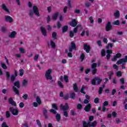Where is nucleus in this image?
Returning <instances> with one entry per match:
<instances>
[{
    "label": "nucleus",
    "mask_w": 127,
    "mask_h": 127,
    "mask_svg": "<svg viewBox=\"0 0 127 127\" xmlns=\"http://www.w3.org/2000/svg\"><path fill=\"white\" fill-rule=\"evenodd\" d=\"M34 14H35L38 17H39V16H40V14H39V10H38V7H37V6L36 5H34L33 6V11H30L29 14L30 17H33Z\"/></svg>",
    "instance_id": "obj_1"
},
{
    "label": "nucleus",
    "mask_w": 127,
    "mask_h": 127,
    "mask_svg": "<svg viewBox=\"0 0 127 127\" xmlns=\"http://www.w3.org/2000/svg\"><path fill=\"white\" fill-rule=\"evenodd\" d=\"M16 87L17 88V89H19L20 86L19 85V81H15L14 83V86L13 87V90L14 92V93H15V94H16V95H18V96H19V91H18V90H17V89H16Z\"/></svg>",
    "instance_id": "obj_2"
},
{
    "label": "nucleus",
    "mask_w": 127,
    "mask_h": 127,
    "mask_svg": "<svg viewBox=\"0 0 127 127\" xmlns=\"http://www.w3.org/2000/svg\"><path fill=\"white\" fill-rule=\"evenodd\" d=\"M127 62V56H125V58L122 59L117 62V64L120 65L122 64V69H126V66L124 65L125 63Z\"/></svg>",
    "instance_id": "obj_3"
},
{
    "label": "nucleus",
    "mask_w": 127,
    "mask_h": 127,
    "mask_svg": "<svg viewBox=\"0 0 127 127\" xmlns=\"http://www.w3.org/2000/svg\"><path fill=\"white\" fill-rule=\"evenodd\" d=\"M51 73H52V69H48L45 73V77L46 80H52V76L51 75Z\"/></svg>",
    "instance_id": "obj_4"
},
{
    "label": "nucleus",
    "mask_w": 127,
    "mask_h": 127,
    "mask_svg": "<svg viewBox=\"0 0 127 127\" xmlns=\"http://www.w3.org/2000/svg\"><path fill=\"white\" fill-rule=\"evenodd\" d=\"M69 25L70 26H72V27H75V26H76V28H78V27H81V25H77V21L75 19L72 20V21L69 23Z\"/></svg>",
    "instance_id": "obj_5"
},
{
    "label": "nucleus",
    "mask_w": 127,
    "mask_h": 127,
    "mask_svg": "<svg viewBox=\"0 0 127 127\" xmlns=\"http://www.w3.org/2000/svg\"><path fill=\"white\" fill-rule=\"evenodd\" d=\"M9 110L10 111L11 114H13V116H17V115H18V109H13L12 107H10Z\"/></svg>",
    "instance_id": "obj_6"
},
{
    "label": "nucleus",
    "mask_w": 127,
    "mask_h": 127,
    "mask_svg": "<svg viewBox=\"0 0 127 127\" xmlns=\"http://www.w3.org/2000/svg\"><path fill=\"white\" fill-rule=\"evenodd\" d=\"M97 64L93 63L91 65V68L92 69V74L93 75H95L96 73H97Z\"/></svg>",
    "instance_id": "obj_7"
},
{
    "label": "nucleus",
    "mask_w": 127,
    "mask_h": 127,
    "mask_svg": "<svg viewBox=\"0 0 127 127\" xmlns=\"http://www.w3.org/2000/svg\"><path fill=\"white\" fill-rule=\"evenodd\" d=\"M60 107L61 110H62V111H67L69 110V106H68V103H65V105L61 104Z\"/></svg>",
    "instance_id": "obj_8"
},
{
    "label": "nucleus",
    "mask_w": 127,
    "mask_h": 127,
    "mask_svg": "<svg viewBox=\"0 0 127 127\" xmlns=\"http://www.w3.org/2000/svg\"><path fill=\"white\" fill-rule=\"evenodd\" d=\"M1 8H2V9L4 10V11H5V12H7L8 13H9V9H8V8H7V6L4 3L2 4L1 5Z\"/></svg>",
    "instance_id": "obj_9"
},
{
    "label": "nucleus",
    "mask_w": 127,
    "mask_h": 127,
    "mask_svg": "<svg viewBox=\"0 0 127 127\" xmlns=\"http://www.w3.org/2000/svg\"><path fill=\"white\" fill-rule=\"evenodd\" d=\"M5 20L6 21V22L11 23V22L13 21V19H12V17H10V16L6 15L5 16Z\"/></svg>",
    "instance_id": "obj_10"
},
{
    "label": "nucleus",
    "mask_w": 127,
    "mask_h": 127,
    "mask_svg": "<svg viewBox=\"0 0 127 127\" xmlns=\"http://www.w3.org/2000/svg\"><path fill=\"white\" fill-rule=\"evenodd\" d=\"M83 48L85 50L86 53H89L91 51V48L90 47V46L88 45L87 44H84Z\"/></svg>",
    "instance_id": "obj_11"
},
{
    "label": "nucleus",
    "mask_w": 127,
    "mask_h": 127,
    "mask_svg": "<svg viewBox=\"0 0 127 127\" xmlns=\"http://www.w3.org/2000/svg\"><path fill=\"white\" fill-rule=\"evenodd\" d=\"M107 55H106V59L109 60L111 59V54L113 53V51L111 50H108L106 51Z\"/></svg>",
    "instance_id": "obj_12"
},
{
    "label": "nucleus",
    "mask_w": 127,
    "mask_h": 127,
    "mask_svg": "<svg viewBox=\"0 0 127 127\" xmlns=\"http://www.w3.org/2000/svg\"><path fill=\"white\" fill-rule=\"evenodd\" d=\"M112 29V25L111 22H108L106 25V30L107 31H110Z\"/></svg>",
    "instance_id": "obj_13"
},
{
    "label": "nucleus",
    "mask_w": 127,
    "mask_h": 127,
    "mask_svg": "<svg viewBox=\"0 0 127 127\" xmlns=\"http://www.w3.org/2000/svg\"><path fill=\"white\" fill-rule=\"evenodd\" d=\"M8 102L10 105H12V106H14V107H16V103L14 102L12 98H9Z\"/></svg>",
    "instance_id": "obj_14"
},
{
    "label": "nucleus",
    "mask_w": 127,
    "mask_h": 127,
    "mask_svg": "<svg viewBox=\"0 0 127 127\" xmlns=\"http://www.w3.org/2000/svg\"><path fill=\"white\" fill-rule=\"evenodd\" d=\"M40 29L41 30V32L44 35V36L46 37L47 36V32H46V30H45V28L43 27H41Z\"/></svg>",
    "instance_id": "obj_15"
},
{
    "label": "nucleus",
    "mask_w": 127,
    "mask_h": 127,
    "mask_svg": "<svg viewBox=\"0 0 127 127\" xmlns=\"http://www.w3.org/2000/svg\"><path fill=\"white\" fill-rule=\"evenodd\" d=\"M85 112H90L91 111V104H88L84 108Z\"/></svg>",
    "instance_id": "obj_16"
},
{
    "label": "nucleus",
    "mask_w": 127,
    "mask_h": 127,
    "mask_svg": "<svg viewBox=\"0 0 127 127\" xmlns=\"http://www.w3.org/2000/svg\"><path fill=\"white\" fill-rule=\"evenodd\" d=\"M43 113L44 117H45V119H47L48 116H47V110L46 108H43Z\"/></svg>",
    "instance_id": "obj_17"
},
{
    "label": "nucleus",
    "mask_w": 127,
    "mask_h": 127,
    "mask_svg": "<svg viewBox=\"0 0 127 127\" xmlns=\"http://www.w3.org/2000/svg\"><path fill=\"white\" fill-rule=\"evenodd\" d=\"M105 88V84L102 85V87H100L99 90H98V94L99 95H101L103 92V90Z\"/></svg>",
    "instance_id": "obj_18"
},
{
    "label": "nucleus",
    "mask_w": 127,
    "mask_h": 127,
    "mask_svg": "<svg viewBox=\"0 0 127 127\" xmlns=\"http://www.w3.org/2000/svg\"><path fill=\"white\" fill-rule=\"evenodd\" d=\"M95 80L97 82V85H100V84H101V82H102V81H103L102 78H101L98 76L95 77Z\"/></svg>",
    "instance_id": "obj_19"
},
{
    "label": "nucleus",
    "mask_w": 127,
    "mask_h": 127,
    "mask_svg": "<svg viewBox=\"0 0 127 127\" xmlns=\"http://www.w3.org/2000/svg\"><path fill=\"white\" fill-rule=\"evenodd\" d=\"M16 34V32L15 31H12L10 35H9V37L10 38H14L15 37V35Z\"/></svg>",
    "instance_id": "obj_20"
},
{
    "label": "nucleus",
    "mask_w": 127,
    "mask_h": 127,
    "mask_svg": "<svg viewBox=\"0 0 127 127\" xmlns=\"http://www.w3.org/2000/svg\"><path fill=\"white\" fill-rule=\"evenodd\" d=\"M83 127H90V122H86V121H83V124H82Z\"/></svg>",
    "instance_id": "obj_21"
},
{
    "label": "nucleus",
    "mask_w": 127,
    "mask_h": 127,
    "mask_svg": "<svg viewBox=\"0 0 127 127\" xmlns=\"http://www.w3.org/2000/svg\"><path fill=\"white\" fill-rule=\"evenodd\" d=\"M58 14H59V12H57L53 15V20H56V19H57V17H58Z\"/></svg>",
    "instance_id": "obj_22"
},
{
    "label": "nucleus",
    "mask_w": 127,
    "mask_h": 127,
    "mask_svg": "<svg viewBox=\"0 0 127 127\" xmlns=\"http://www.w3.org/2000/svg\"><path fill=\"white\" fill-rule=\"evenodd\" d=\"M73 89L74 90V92L77 93L78 92V86H77V83L73 84Z\"/></svg>",
    "instance_id": "obj_23"
},
{
    "label": "nucleus",
    "mask_w": 127,
    "mask_h": 127,
    "mask_svg": "<svg viewBox=\"0 0 127 127\" xmlns=\"http://www.w3.org/2000/svg\"><path fill=\"white\" fill-rule=\"evenodd\" d=\"M28 83V81L26 79H24L22 81V86L23 87H26L27 86V84Z\"/></svg>",
    "instance_id": "obj_24"
},
{
    "label": "nucleus",
    "mask_w": 127,
    "mask_h": 127,
    "mask_svg": "<svg viewBox=\"0 0 127 127\" xmlns=\"http://www.w3.org/2000/svg\"><path fill=\"white\" fill-rule=\"evenodd\" d=\"M5 74H6V78L7 81H9V78L10 77V73H9V72H8V71H6Z\"/></svg>",
    "instance_id": "obj_25"
},
{
    "label": "nucleus",
    "mask_w": 127,
    "mask_h": 127,
    "mask_svg": "<svg viewBox=\"0 0 127 127\" xmlns=\"http://www.w3.org/2000/svg\"><path fill=\"white\" fill-rule=\"evenodd\" d=\"M97 126V121H94L91 124L89 123V127H95Z\"/></svg>",
    "instance_id": "obj_26"
},
{
    "label": "nucleus",
    "mask_w": 127,
    "mask_h": 127,
    "mask_svg": "<svg viewBox=\"0 0 127 127\" xmlns=\"http://www.w3.org/2000/svg\"><path fill=\"white\" fill-rule=\"evenodd\" d=\"M36 100L39 105H41V100L40 99V97H39V96H37Z\"/></svg>",
    "instance_id": "obj_27"
},
{
    "label": "nucleus",
    "mask_w": 127,
    "mask_h": 127,
    "mask_svg": "<svg viewBox=\"0 0 127 127\" xmlns=\"http://www.w3.org/2000/svg\"><path fill=\"white\" fill-rule=\"evenodd\" d=\"M52 36L54 40H55V39H57V33H56V32H53L52 34Z\"/></svg>",
    "instance_id": "obj_28"
},
{
    "label": "nucleus",
    "mask_w": 127,
    "mask_h": 127,
    "mask_svg": "<svg viewBox=\"0 0 127 127\" xmlns=\"http://www.w3.org/2000/svg\"><path fill=\"white\" fill-rule=\"evenodd\" d=\"M63 33L66 32L68 30V26H64L62 28Z\"/></svg>",
    "instance_id": "obj_29"
},
{
    "label": "nucleus",
    "mask_w": 127,
    "mask_h": 127,
    "mask_svg": "<svg viewBox=\"0 0 127 127\" xmlns=\"http://www.w3.org/2000/svg\"><path fill=\"white\" fill-rule=\"evenodd\" d=\"M76 96V94L74 92L71 93L70 94V97L71 99H72L73 100L75 99V97Z\"/></svg>",
    "instance_id": "obj_30"
},
{
    "label": "nucleus",
    "mask_w": 127,
    "mask_h": 127,
    "mask_svg": "<svg viewBox=\"0 0 127 127\" xmlns=\"http://www.w3.org/2000/svg\"><path fill=\"white\" fill-rule=\"evenodd\" d=\"M86 88V87H85V85H82L80 90V92L82 93V94H86V92L85 91H84V90H85V89Z\"/></svg>",
    "instance_id": "obj_31"
},
{
    "label": "nucleus",
    "mask_w": 127,
    "mask_h": 127,
    "mask_svg": "<svg viewBox=\"0 0 127 127\" xmlns=\"http://www.w3.org/2000/svg\"><path fill=\"white\" fill-rule=\"evenodd\" d=\"M114 16L116 18L120 17V11L117 10L116 12L114 13Z\"/></svg>",
    "instance_id": "obj_32"
},
{
    "label": "nucleus",
    "mask_w": 127,
    "mask_h": 127,
    "mask_svg": "<svg viewBox=\"0 0 127 127\" xmlns=\"http://www.w3.org/2000/svg\"><path fill=\"white\" fill-rule=\"evenodd\" d=\"M56 118L57 121V122H59L60 121V119H61V116L60 114H57L56 116Z\"/></svg>",
    "instance_id": "obj_33"
},
{
    "label": "nucleus",
    "mask_w": 127,
    "mask_h": 127,
    "mask_svg": "<svg viewBox=\"0 0 127 127\" xmlns=\"http://www.w3.org/2000/svg\"><path fill=\"white\" fill-rule=\"evenodd\" d=\"M73 49H76V44H74L73 42H71V46L70 47Z\"/></svg>",
    "instance_id": "obj_34"
},
{
    "label": "nucleus",
    "mask_w": 127,
    "mask_h": 127,
    "mask_svg": "<svg viewBox=\"0 0 127 127\" xmlns=\"http://www.w3.org/2000/svg\"><path fill=\"white\" fill-rule=\"evenodd\" d=\"M116 76H117V77H122V76H123L122 72H121V71H118L116 73Z\"/></svg>",
    "instance_id": "obj_35"
},
{
    "label": "nucleus",
    "mask_w": 127,
    "mask_h": 127,
    "mask_svg": "<svg viewBox=\"0 0 127 127\" xmlns=\"http://www.w3.org/2000/svg\"><path fill=\"white\" fill-rule=\"evenodd\" d=\"M15 78L16 77L14 76V75H11L10 79L12 83H13V82H14V80H15Z\"/></svg>",
    "instance_id": "obj_36"
},
{
    "label": "nucleus",
    "mask_w": 127,
    "mask_h": 127,
    "mask_svg": "<svg viewBox=\"0 0 127 127\" xmlns=\"http://www.w3.org/2000/svg\"><path fill=\"white\" fill-rule=\"evenodd\" d=\"M19 75L21 77H22V76H23V74H24V70L23 69H21L19 70Z\"/></svg>",
    "instance_id": "obj_37"
},
{
    "label": "nucleus",
    "mask_w": 127,
    "mask_h": 127,
    "mask_svg": "<svg viewBox=\"0 0 127 127\" xmlns=\"http://www.w3.org/2000/svg\"><path fill=\"white\" fill-rule=\"evenodd\" d=\"M113 25H120V21L117 20L113 23Z\"/></svg>",
    "instance_id": "obj_38"
},
{
    "label": "nucleus",
    "mask_w": 127,
    "mask_h": 127,
    "mask_svg": "<svg viewBox=\"0 0 127 127\" xmlns=\"http://www.w3.org/2000/svg\"><path fill=\"white\" fill-rule=\"evenodd\" d=\"M94 103H95V104H99V103H100V100L99 99V98L98 97H96L94 99Z\"/></svg>",
    "instance_id": "obj_39"
},
{
    "label": "nucleus",
    "mask_w": 127,
    "mask_h": 127,
    "mask_svg": "<svg viewBox=\"0 0 127 127\" xmlns=\"http://www.w3.org/2000/svg\"><path fill=\"white\" fill-rule=\"evenodd\" d=\"M80 59L81 62H83L84 61V59H85V54H82L80 56Z\"/></svg>",
    "instance_id": "obj_40"
},
{
    "label": "nucleus",
    "mask_w": 127,
    "mask_h": 127,
    "mask_svg": "<svg viewBox=\"0 0 127 127\" xmlns=\"http://www.w3.org/2000/svg\"><path fill=\"white\" fill-rule=\"evenodd\" d=\"M51 46H52V48H55L56 47L55 43L53 42V41H51L50 42Z\"/></svg>",
    "instance_id": "obj_41"
},
{
    "label": "nucleus",
    "mask_w": 127,
    "mask_h": 127,
    "mask_svg": "<svg viewBox=\"0 0 127 127\" xmlns=\"http://www.w3.org/2000/svg\"><path fill=\"white\" fill-rule=\"evenodd\" d=\"M19 50L21 53L22 54H24V53H25V51H24V49L23 48H19Z\"/></svg>",
    "instance_id": "obj_42"
},
{
    "label": "nucleus",
    "mask_w": 127,
    "mask_h": 127,
    "mask_svg": "<svg viewBox=\"0 0 127 127\" xmlns=\"http://www.w3.org/2000/svg\"><path fill=\"white\" fill-rule=\"evenodd\" d=\"M101 56L102 57L106 56V51L104 50H101Z\"/></svg>",
    "instance_id": "obj_43"
},
{
    "label": "nucleus",
    "mask_w": 127,
    "mask_h": 127,
    "mask_svg": "<svg viewBox=\"0 0 127 127\" xmlns=\"http://www.w3.org/2000/svg\"><path fill=\"white\" fill-rule=\"evenodd\" d=\"M63 115L66 118H68V112L66 110H64Z\"/></svg>",
    "instance_id": "obj_44"
},
{
    "label": "nucleus",
    "mask_w": 127,
    "mask_h": 127,
    "mask_svg": "<svg viewBox=\"0 0 127 127\" xmlns=\"http://www.w3.org/2000/svg\"><path fill=\"white\" fill-rule=\"evenodd\" d=\"M91 84L92 85H94V86H96V79L95 77L91 80Z\"/></svg>",
    "instance_id": "obj_45"
},
{
    "label": "nucleus",
    "mask_w": 127,
    "mask_h": 127,
    "mask_svg": "<svg viewBox=\"0 0 127 127\" xmlns=\"http://www.w3.org/2000/svg\"><path fill=\"white\" fill-rule=\"evenodd\" d=\"M58 86H59L60 88H63L64 87V86L63 85V84H62V82H61V81H58Z\"/></svg>",
    "instance_id": "obj_46"
},
{
    "label": "nucleus",
    "mask_w": 127,
    "mask_h": 127,
    "mask_svg": "<svg viewBox=\"0 0 127 127\" xmlns=\"http://www.w3.org/2000/svg\"><path fill=\"white\" fill-rule=\"evenodd\" d=\"M52 108L53 109H54V110H55L56 111H57V110H58V108H57V105L56 104H53Z\"/></svg>",
    "instance_id": "obj_47"
},
{
    "label": "nucleus",
    "mask_w": 127,
    "mask_h": 127,
    "mask_svg": "<svg viewBox=\"0 0 127 127\" xmlns=\"http://www.w3.org/2000/svg\"><path fill=\"white\" fill-rule=\"evenodd\" d=\"M39 57V55H35V56L34 58V61H38Z\"/></svg>",
    "instance_id": "obj_48"
},
{
    "label": "nucleus",
    "mask_w": 127,
    "mask_h": 127,
    "mask_svg": "<svg viewBox=\"0 0 127 127\" xmlns=\"http://www.w3.org/2000/svg\"><path fill=\"white\" fill-rule=\"evenodd\" d=\"M97 45H98V46H99V47H102V41L101 40L97 41Z\"/></svg>",
    "instance_id": "obj_49"
},
{
    "label": "nucleus",
    "mask_w": 127,
    "mask_h": 127,
    "mask_svg": "<svg viewBox=\"0 0 127 127\" xmlns=\"http://www.w3.org/2000/svg\"><path fill=\"white\" fill-rule=\"evenodd\" d=\"M50 112L54 114V115H56V114H57V112L55 111V109H52L50 110Z\"/></svg>",
    "instance_id": "obj_50"
},
{
    "label": "nucleus",
    "mask_w": 127,
    "mask_h": 127,
    "mask_svg": "<svg viewBox=\"0 0 127 127\" xmlns=\"http://www.w3.org/2000/svg\"><path fill=\"white\" fill-rule=\"evenodd\" d=\"M36 122L39 127H42V126L41 125V123H40V121H39V120H37Z\"/></svg>",
    "instance_id": "obj_51"
},
{
    "label": "nucleus",
    "mask_w": 127,
    "mask_h": 127,
    "mask_svg": "<svg viewBox=\"0 0 127 127\" xmlns=\"http://www.w3.org/2000/svg\"><path fill=\"white\" fill-rule=\"evenodd\" d=\"M1 66L2 68H3V69H7V67L6 66L5 64H4L3 63L1 64Z\"/></svg>",
    "instance_id": "obj_52"
},
{
    "label": "nucleus",
    "mask_w": 127,
    "mask_h": 127,
    "mask_svg": "<svg viewBox=\"0 0 127 127\" xmlns=\"http://www.w3.org/2000/svg\"><path fill=\"white\" fill-rule=\"evenodd\" d=\"M10 117V114L9 113V111H6V118L7 119H8Z\"/></svg>",
    "instance_id": "obj_53"
},
{
    "label": "nucleus",
    "mask_w": 127,
    "mask_h": 127,
    "mask_svg": "<svg viewBox=\"0 0 127 127\" xmlns=\"http://www.w3.org/2000/svg\"><path fill=\"white\" fill-rule=\"evenodd\" d=\"M64 78L65 83H68V76L67 75H64Z\"/></svg>",
    "instance_id": "obj_54"
},
{
    "label": "nucleus",
    "mask_w": 127,
    "mask_h": 127,
    "mask_svg": "<svg viewBox=\"0 0 127 127\" xmlns=\"http://www.w3.org/2000/svg\"><path fill=\"white\" fill-rule=\"evenodd\" d=\"M1 32H3L4 33L6 31V29L4 27H2L1 28Z\"/></svg>",
    "instance_id": "obj_55"
},
{
    "label": "nucleus",
    "mask_w": 127,
    "mask_h": 127,
    "mask_svg": "<svg viewBox=\"0 0 127 127\" xmlns=\"http://www.w3.org/2000/svg\"><path fill=\"white\" fill-rule=\"evenodd\" d=\"M22 98L24 100H27V98H28V95L27 94H25L23 96Z\"/></svg>",
    "instance_id": "obj_56"
},
{
    "label": "nucleus",
    "mask_w": 127,
    "mask_h": 127,
    "mask_svg": "<svg viewBox=\"0 0 127 127\" xmlns=\"http://www.w3.org/2000/svg\"><path fill=\"white\" fill-rule=\"evenodd\" d=\"M110 47H111V48H113V44H112L109 43L108 46L107 47V49H108L109 50V49H110Z\"/></svg>",
    "instance_id": "obj_57"
},
{
    "label": "nucleus",
    "mask_w": 127,
    "mask_h": 127,
    "mask_svg": "<svg viewBox=\"0 0 127 127\" xmlns=\"http://www.w3.org/2000/svg\"><path fill=\"white\" fill-rule=\"evenodd\" d=\"M69 36L72 38V37H74V33H73V31H69Z\"/></svg>",
    "instance_id": "obj_58"
},
{
    "label": "nucleus",
    "mask_w": 127,
    "mask_h": 127,
    "mask_svg": "<svg viewBox=\"0 0 127 127\" xmlns=\"http://www.w3.org/2000/svg\"><path fill=\"white\" fill-rule=\"evenodd\" d=\"M94 120V116H90L89 118V122H90V124H91V122Z\"/></svg>",
    "instance_id": "obj_59"
},
{
    "label": "nucleus",
    "mask_w": 127,
    "mask_h": 127,
    "mask_svg": "<svg viewBox=\"0 0 127 127\" xmlns=\"http://www.w3.org/2000/svg\"><path fill=\"white\" fill-rule=\"evenodd\" d=\"M120 81L122 85H124V84H125V79L124 78L120 79Z\"/></svg>",
    "instance_id": "obj_60"
},
{
    "label": "nucleus",
    "mask_w": 127,
    "mask_h": 127,
    "mask_svg": "<svg viewBox=\"0 0 127 127\" xmlns=\"http://www.w3.org/2000/svg\"><path fill=\"white\" fill-rule=\"evenodd\" d=\"M89 19L90 21V23H94V20L93 19V16L89 17Z\"/></svg>",
    "instance_id": "obj_61"
},
{
    "label": "nucleus",
    "mask_w": 127,
    "mask_h": 127,
    "mask_svg": "<svg viewBox=\"0 0 127 127\" xmlns=\"http://www.w3.org/2000/svg\"><path fill=\"white\" fill-rule=\"evenodd\" d=\"M109 102L108 101H105L103 104V106H104L105 107H107V106H108Z\"/></svg>",
    "instance_id": "obj_62"
},
{
    "label": "nucleus",
    "mask_w": 127,
    "mask_h": 127,
    "mask_svg": "<svg viewBox=\"0 0 127 127\" xmlns=\"http://www.w3.org/2000/svg\"><path fill=\"white\" fill-rule=\"evenodd\" d=\"M112 117H113V118H117V113H116V112H112Z\"/></svg>",
    "instance_id": "obj_63"
},
{
    "label": "nucleus",
    "mask_w": 127,
    "mask_h": 127,
    "mask_svg": "<svg viewBox=\"0 0 127 127\" xmlns=\"http://www.w3.org/2000/svg\"><path fill=\"white\" fill-rule=\"evenodd\" d=\"M1 127H8V126H7V125H6V123H5V122H3L2 124Z\"/></svg>",
    "instance_id": "obj_64"
}]
</instances>
